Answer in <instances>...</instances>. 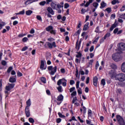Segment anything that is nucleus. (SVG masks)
<instances>
[{"mask_svg": "<svg viewBox=\"0 0 125 125\" xmlns=\"http://www.w3.org/2000/svg\"><path fill=\"white\" fill-rule=\"evenodd\" d=\"M46 3V1H42L39 3L40 5H41V6H44V5H45V4Z\"/></svg>", "mask_w": 125, "mask_h": 125, "instance_id": "f704fd0d", "label": "nucleus"}, {"mask_svg": "<svg viewBox=\"0 0 125 125\" xmlns=\"http://www.w3.org/2000/svg\"><path fill=\"white\" fill-rule=\"evenodd\" d=\"M40 81H41L43 83H46V78L44 77H41L40 78Z\"/></svg>", "mask_w": 125, "mask_h": 125, "instance_id": "a878e982", "label": "nucleus"}, {"mask_svg": "<svg viewBox=\"0 0 125 125\" xmlns=\"http://www.w3.org/2000/svg\"><path fill=\"white\" fill-rule=\"evenodd\" d=\"M3 26H5V22L2 21L1 22V24L0 23V30L2 29V27H3Z\"/></svg>", "mask_w": 125, "mask_h": 125, "instance_id": "58836bf2", "label": "nucleus"}, {"mask_svg": "<svg viewBox=\"0 0 125 125\" xmlns=\"http://www.w3.org/2000/svg\"><path fill=\"white\" fill-rule=\"evenodd\" d=\"M118 25H119V22L116 20L114 24H113L111 25V27L109 28V31H110V32H112V31H113L114 29H115V28L118 27Z\"/></svg>", "mask_w": 125, "mask_h": 125, "instance_id": "9d476101", "label": "nucleus"}, {"mask_svg": "<svg viewBox=\"0 0 125 125\" xmlns=\"http://www.w3.org/2000/svg\"><path fill=\"white\" fill-rule=\"evenodd\" d=\"M47 46L50 48V49H52L53 47H57L56 43L55 42H53L52 43L49 42H47Z\"/></svg>", "mask_w": 125, "mask_h": 125, "instance_id": "6e6552de", "label": "nucleus"}, {"mask_svg": "<svg viewBox=\"0 0 125 125\" xmlns=\"http://www.w3.org/2000/svg\"><path fill=\"white\" fill-rule=\"evenodd\" d=\"M125 5H124L120 9V11H121V12H123V11H125Z\"/></svg>", "mask_w": 125, "mask_h": 125, "instance_id": "de8ad7c7", "label": "nucleus"}, {"mask_svg": "<svg viewBox=\"0 0 125 125\" xmlns=\"http://www.w3.org/2000/svg\"><path fill=\"white\" fill-rule=\"evenodd\" d=\"M64 99V96L62 94H60L57 98V101H61L60 103L59 102H57V105H60L61 103H62V101Z\"/></svg>", "mask_w": 125, "mask_h": 125, "instance_id": "1a4fd4ad", "label": "nucleus"}, {"mask_svg": "<svg viewBox=\"0 0 125 125\" xmlns=\"http://www.w3.org/2000/svg\"><path fill=\"white\" fill-rule=\"evenodd\" d=\"M69 83L70 85H73V84H75V81L73 80H70Z\"/></svg>", "mask_w": 125, "mask_h": 125, "instance_id": "680f3d73", "label": "nucleus"}, {"mask_svg": "<svg viewBox=\"0 0 125 125\" xmlns=\"http://www.w3.org/2000/svg\"><path fill=\"white\" fill-rule=\"evenodd\" d=\"M85 12H86V10L83 8L81 10V14H84L85 13Z\"/></svg>", "mask_w": 125, "mask_h": 125, "instance_id": "0e129e2a", "label": "nucleus"}, {"mask_svg": "<svg viewBox=\"0 0 125 125\" xmlns=\"http://www.w3.org/2000/svg\"><path fill=\"white\" fill-rule=\"evenodd\" d=\"M111 36V33L107 32L104 36V37L106 39H107V38H109L110 36Z\"/></svg>", "mask_w": 125, "mask_h": 125, "instance_id": "ea45409f", "label": "nucleus"}, {"mask_svg": "<svg viewBox=\"0 0 125 125\" xmlns=\"http://www.w3.org/2000/svg\"><path fill=\"white\" fill-rule=\"evenodd\" d=\"M81 43H82V41H80L79 42V39L77 40V42H76V45H75V48L76 49H77L78 51L80 50Z\"/></svg>", "mask_w": 125, "mask_h": 125, "instance_id": "dca6fc26", "label": "nucleus"}, {"mask_svg": "<svg viewBox=\"0 0 125 125\" xmlns=\"http://www.w3.org/2000/svg\"><path fill=\"white\" fill-rule=\"evenodd\" d=\"M75 89H76V88L75 87H72L70 88L69 92L70 93L73 92V91H74V90H75Z\"/></svg>", "mask_w": 125, "mask_h": 125, "instance_id": "69168bd1", "label": "nucleus"}, {"mask_svg": "<svg viewBox=\"0 0 125 125\" xmlns=\"http://www.w3.org/2000/svg\"><path fill=\"white\" fill-rule=\"evenodd\" d=\"M118 85H120V86H122V87H125V83L121 82H119L118 83Z\"/></svg>", "mask_w": 125, "mask_h": 125, "instance_id": "c85d7f7f", "label": "nucleus"}, {"mask_svg": "<svg viewBox=\"0 0 125 125\" xmlns=\"http://www.w3.org/2000/svg\"><path fill=\"white\" fill-rule=\"evenodd\" d=\"M71 95L72 97H74V96H76L77 95V91H73L71 94Z\"/></svg>", "mask_w": 125, "mask_h": 125, "instance_id": "8fccbe9b", "label": "nucleus"}, {"mask_svg": "<svg viewBox=\"0 0 125 125\" xmlns=\"http://www.w3.org/2000/svg\"><path fill=\"white\" fill-rule=\"evenodd\" d=\"M120 18L125 20V13L120 15Z\"/></svg>", "mask_w": 125, "mask_h": 125, "instance_id": "c03bdc74", "label": "nucleus"}, {"mask_svg": "<svg viewBox=\"0 0 125 125\" xmlns=\"http://www.w3.org/2000/svg\"><path fill=\"white\" fill-rule=\"evenodd\" d=\"M116 81H119V82H125V74L124 73L118 74L116 76Z\"/></svg>", "mask_w": 125, "mask_h": 125, "instance_id": "7ed1b4c3", "label": "nucleus"}, {"mask_svg": "<svg viewBox=\"0 0 125 125\" xmlns=\"http://www.w3.org/2000/svg\"><path fill=\"white\" fill-rule=\"evenodd\" d=\"M1 64L2 65V66H6V65L7 64V62L6 61L3 60L1 61Z\"/></svg>", "mask_w": 125, "mask_h": 125, "instance_id": "79ce46f5", "label": "nucleus"}, {"mask_svg": "<svg viewBox=\"0 0 125 125\" xmlns=\"http://www.w3.org/2000/svg\"><path fill=\"white\" fill-rule=\"evenodd\" d=\"M36 18L39 21H42V17H41V16H39V15L37 16Z\"/></svg>", "mask_w": 125, "mask_h": 125, "instance_id": "4d7b16f0", "label": "nucleus"}, {"mask_svg": "<svg viewBox=\"0 0 125 125\" xmlns=\"http://www.w3.org/2000/svg\"><path fill=\"white\" fill-rule=\"evenodd\" d=\"M41 70H46V66L44 67V61H41V65H40Z\"/></svg>", "mask_w": 125, "mask_h": 125, "instance_id": "f3484780", "label": "nucleus"}, {"mask_svg": "<svg viewBox=\"0 0 125 125\" xmlns=\"http://www.w3.org/2000/svg\"><path fill=\"white\" fill-rule=\"evenodd\" d=\"M98 67H99V62H98V61H97L96 62V64H95L96 70H97V69H98Z\"/></svg>", "mask_w": 125, "mask_h": 125, "instance_id": "5fc2aeb1", "label": "nucleus"}, {"mask_svg": "<svg viewBox=\"0 0 125 125\" xmlns=\"http://www.w3.org/2000/svg\"><path fill=\"white\" fill-rule=\"evenodd\" d=\"M121 70L125 73V62H124L121 65Z\"/></svg>", "mask_w": 125, "mask_h": 125, "instance_id": "393cba45", "label": "nucleus"}, {"mask_svg": "<svg viewBox=\"0 0 125 125\" xmlns=\"http://www.w3.org/2000/svg\"><path fill=\"white\" fill-rule=\"evenodd\" d=\"M112 59L116 62H118V61L120 60V57H119V55L117 54H113L112 55Z\"/></svg>", "mask_w": 125, "mask_h": 125, "instance_id": "4468645a", "label": "nucleus"}, {"mask_svg": "<svg viewBox=\"0 0 125 125\" xmlns=\"http://www.w3.org/2000/svg\"><path fill=\"white\" fill-rule=\"evenodd\" d=\"M62 84V86L67 85V80L64 78L60 79L57 82V85H61Z\"/></svg>", "mask_w": 125, "mask_h": 125, "instance_id": "20e7f679", "label": "nucleus"}, {"mask_svg": "<svg viewBox=\"0 0 125 125\" xmlns=\"http://www.w3.org/2000/svg\"><path fill=\"white\" fill-rule=\"evenodd\" d=\"M28 121L31 124H34V123H35V120H34L33 118H29Z\"/></svg>", "mask_w": 125, "mask_h": 125, "instance_id": "c9c22d12", "label": "nucleus"}, {"mask_svg": "<svg viewBox=\"0 0 125 125\" xmlns=\"http://www.w3.org/2000/svg\"><path fill=\"white\" fill-rule=\"evenodd\" d=\"M116 93L117 94H122L123 93V91H122V89L118 88L117 89Z\"/></svg>", "mask_w": 125, "mask_h": 125, "instance_id": "72a5a7b5", "label": "nucleus"}, {"mask_svg": "<svg viewBox=\"0 0 125 125\" xmlns=\"http://www.w3.org/2000/svg\"><path fill=\"white\" fill-rule=\"evenodd\" d=\"M99 36H98L97 38L95 37V40L93 42V43H95V42H98V40H99Z\"/></svg>", "mask_w": 125, "mask_h": 125, "instance_id": "864d4df0", "label": "nucleus"}, {"mask_svg": "<svg viewBox=\"0 0 125 125\" xmlns=\"http://www.w3.org/2000/svg\"><path fill=\"white\" fill-rule=\"evenodd\" d=\"M0 90H2V79L0 80Z\"/></svg>", "mask_w": 125, "mask_h": 125, "instance_id": "49530a36", "label": "nucleus"}, {"mask_svg": "<svg viewBox=\"0 0 125 125\" xmlns=\"http://www.w3.org/2000/svg\"><path fill=\"white\" fill-rule=\"evenodd\" d=\"M57 88L59 92H62V86H60L58 87Z\"/></svg>", "mask_w": 125, "mask_h": 125, "instance_id": "6e6d98bb", "label": "nucleus"}, {"mask_svg": "<svg viewBox=\"0 0 125 125\" xmlns=\"http://www.w3.org/2000/svg\"><path fill=\"white\" fill-rule=\"evenodd\" d=\"M77 92L78 94H83V91L82 90V88H79V89H78L77 90Z\"/></svg>", "mask_w": 125, "mask_h": 125, "instance_id": "09e8293b", "label": "nucleus"}, {"mask_svg": "<svg viewBox=\"0 0 125 125\" xmlns=\"http://www.w3.org/2000/svg\"><path fill=\"white\" fill-rule=\"evenodd\" d=\"M51 6L53 9H56V10H58L59 8H62L63 9V5H60L59 3L58 4H55V3L52 2L51 3Z\"/></svg>", "mask_w": 125, "mask_h": 125, "instance_id": "39448f33", "label": "nucleus"}, {"mask_svg": "<svg viewBox=\"0 0 125 125\" xmlns=\"http://www.w3.org/2000/svg\"><path fill=\"white\" fill-rule=\"evenodd\" d=\"M58 115L60 118H66V116H65L64 115H62L61 112H58Z\"/></svg>", "mask_w": 125, "mask_h": 125, "instance_id": "e433bc0d", "label": "nucleus"}, {"mask_svg": "<svg viewBox=\"0 0 125 125\" xmlns=\"http://www.w3.org/2000/svg\"><path fill=\"white\" fill-rule=\"evenodd\" d=\"M119 31V28H115L113 31V34H117L118 32Z\"/></svg>", "mask_w": 125, "mask_h": 125, "instance_id": "338daca9", "label": "nucleus"}, {"mask_svg": "<svg viewBox=\"0 0 125 125\" xmlns=\"http://www.w3.org/2000/svg\"><path fill=\"white\" fill-rule=\"evenodd\" d=\"M50 34H51L52 35H56V30H54L53 29L52 30H51L50 32Z\"/></svg>", "mask_w": 125, "mask_h": 125, "instance_id": "4c0bfd02", "label": "nucleus"}, {"mask_svg": "<svg viewBox=\"0 0 125 125\" xmlns=\"http://www.w3.org/2000/svg\"><path fill=\"white\" fill-rule=\"evenodd\" d=\"M25 14V10L23 9L19 13H16V15H24Z\"/></svg>", "mask_w": 125, "mask_h": 125, "instance_id": "b1692460", "label": "nucleus"}, {"mask_svg": "<svg viewBox=\"0 0 125 125\" xmlns=\"http://www.w3.org/2000/svg\"><path fill=\"white\" fill-rule=\"evenodd\" d=\"M99 26H97L95 30V32L99 33Z\"/></svg>", "mask_w": 125, "mask_h": 125, "instance_id": "774afa93", "label": "nucleus"}, {"mask_svg": "<svg viewBox=\"0 0 125 125\" xmlns=\"http://www.w3.org/2000/svg\"><path fill=\"white\" fill-rule=\"evenodd\" d=\"M106 6H107V3H105L104 1H102L100 8H101V9H103V8L106 7Z\"/></svg>", "mask_w": 125, "mask_h": 125, "instance_id": "412c9836", "label": "nucleus"}, {"mask_svg": "<svg viewBox=\"0 0 125 125\" xmlns=\"http://www.w3.org/2000/svg\"><path fill=\"white\" fill-rule=\"evenodd\" d=\"M105 10L107 11V13H111V12H112V10L110 7L107 8Z\"/></svg>", "mask_w": 125, "mask_h": 125, "instance_id": "37998d69", "label": "nucleus"}, {"mask_svg": "<svg viewBox=\"0 0 125 125\" xmlns=\"http://www.w3.org/2000/svg\"><path fill=\"white\" fill-rule=\"evenodd\" d=\"M77 55H76V57L77 58H81V57H82V53H81V52H77Z\"/></svg>", "mask_w": 125, "mask_h": 125, "instance_id": "c756f323", "label": "nucleus"}, {"mask_svg": "<svg viewBox=\"0 0 125 125\" xmlns=\"http://www.w3.org/2000/svg\"><path fill=\"white\" fill-rule=\"evenodd\" d=\"M118 50L121 51L122 50L123 51H125V43H119V47H118Z\"/></svg>", "mask_w": 125, "mask_h": 125, "instance_id": "ddd939ff", "label": "nucleus"}, {"mask_svg": "<svg viewBox=\"0 0 125 125\" xmlns=\"http://www.w3.org/2000/svg\"><path fill=\"white\" fill-rule=\"evenodd\" d=\"M25 114L26 118H29L31 116V111H30V107L25 108Z\"/></svg>", "mask_w": 125, "mask_h": 125, "instance_id": "9b49d317", "label": "nucleus"}, {"mask_svg": "<svg viewBox=\"0 0 125 125\" xmlns=\"http://www.w3.org/2000/svg\"><path fill=\"white\" fill-rule=\"evenodd\" d=\"M105 40H106V38L104 37L102 38L100 40V43H102L103 42H104V41H105Z\"/></svg>", "mask_w": 125, "mask_h": 125, "instance_id": "603ef678", "label": "nucleus"}, {"mask_svg": "<svg viewBox=\"0 0 125 125\" xmlns=\"http://www.w3.org/2000/svg\"><path fill=\"white\" fill-rule=\"evenodd\" d=\"M89 29V26H86L85 25H84L83 28V31H87Z\"/></svg>", "mask_w": 125, "mask_h": 125, "instance_id": "13d9d810", "label": "nucleus"}, {"mask_svg": "<svg viewBox=\"0 0 125 125\" xmlns=\"http://www.w3.org/2000/svg\"><path fill=\"white\" fill-rule=\"evenodd\" d=\"M28 38L27 37H24L22 39V42H28Z\"/></svg>", "mask_w": 125, "mask_h": 125, "instance_id": "a19ab883", "label": "nucleus"}, {"mask_svg": "<svg viewBox=\"0 0 125 125\" xmlns=\"http://www.w3.org/2000/svg\"><path fill=\"white\" fill-rule=\"evenodd\" d=\"M88 117H92V111L91 109L88 110Z\"/></svg>", "mask_w": 125, "mask_h": 125, "instance_id": "2f4dec72", "label": "nucleus"}, {"mask_svg": "<svg viewBox=\"0 0 125 125\" xmlns=\"http://www.w3.org/2000/svg\"><path fill=\"white\" fill-rule=\"evenodd\" d=\"M14 86H15V83H8V85L5 86V90H8L9 91H11V90L14 88Z\"/></svg>", "mask_w": 125, "mask_h": 125, "instance_id": "0eeeda50", "label": "nucleus"}, {"mask_svg": "<svg viewBox=\"0 0 125 125\" xmlns=\"http://www.w3.org/2000/svg\"><path fill=\"white\" fill-rule=\"evenodd\" d=\"M92 5L95 8H97L98 7V5H99V4H98L97 2H95L92 3Z\"/></svg>", "mask_w": 125, "mask_h": 125, "instance_id": "7c9ffc66", "label": "nucleus"}, {"mask_svg": "<svg viewBox=\"0 0 125 125\" xmlns=\"http://www.w3.org/2000/svg\"><path fill=\"white\" fill-rule=\"evenodd\" d=\"M47 69L48 71H51V72H49V74H50L51 76H53L57 71V66H55L53 67L52 66H48Z\"/></svg>", "mask_w": 125, "mask_h": 125, "instance_id": "f03ea898", "label": "nucleus"}, {"mask_svg": "<svg viewBox=\"0 0 125 125\" xmlns=\"http://www.w3.org/2000/svg\"><path fill=\"white\" fill-rule=\"evenodd\" d=\"M32 13H33V11L31 10H28L27 11H26L25 12L26 15H27L28 16H29L30 15H31Z\"/></svg>", "mask_w": 125, "mask_h": 125, "instance_id": "bb28decb", "label": "nucleus"}, {"mask_svg": "<svg viewBox=\"0 0 125 125\" xmlns=\"http://www.w3.org/2000/svg\"><path fill=\"white\" fill-rule=\"evenodd\" d=\"M45 30L47 32H50L51 30H53V26H52V25H49L45 28Z\"/></svg>", "mask_w": 125, "mask_h": 125, "instance_id": "5701e85b", "label": "nucleus"}, {"mask_svg": "<svg viewBox=\"0 0 125 125\" xmlns=\"http://www.w3.org/2000/svg\"><path fill=\"white\" fill-rule=\"evenodd\" d=\"M17 79L14 77H10L9 79V83H16Z\"/></svg>", "mask_w": 125, "mask_h": 125, "instance_id": "aec40b11", "label": "nucleus"}, {"mask_svg": "<svg viewBox=\"0 0 125 125\" xmlns=\"http://www.w3.org/2000/svg\"><path fill=\"white\" fill-rule=\"evenodd\" d=\"M12 69H13V67H12V66H10L8 68V69L7 70V72L8 73H10V72H11V71H12Z\"/></svg>", "mask_w": 125, "mask_h": 125, "instance_id": "a18cd8bd", "label": "nucleus"}, {"mask_svg": "<svg viewBox=\"0 0 125 125\" xmlns=\"http://www.w3.org/2000/svg\"><path fill=\"white\" fill-rule=\"evenodd\" d=\"M111 67L113 70H117V69L118 68V66L115 63H112L111 65Z\"/></svg>", "mask_w": 125, "mask_h": 125, "instance_id": "cd10ccee", "label": "nucleus"}, {"mask_svg": "<svg viewBox=\"0 0 125 125\" xmlns=\"http://www.w3.org/2000/svg\"><path fill=\"white\" fill-rule=\"evenodd\" d=\"M116 119H113L114 122H117L119 125H125V120L124 119V118L123 117H121L120 115H117L116 116Z\"/></svg>", "mask_w": 125, "mask_h": 125, "instance_id": "f257e3e1", "label": "nucleus"}, {"mask_svg": "<svg viewBox=\"0 0 125 125\" xmlns=\"http://www.w3.org/2000/svg\"><path fill=\"white\" fill-rule=\"evenodd\" d=\"M26 36V34H21L18 35L19 38H23V37H25Z\"/></svg>", "mask_w": 125, "mask_h": 125, "instance_id": "e2e57ef3", "label": "nucleus"}, {"mask_svg": "<svg viewBox=\"0 0 125 125\" xmlns=\"http://www.w3.org/2000/svg\"><path fill=\"white\" fill-rule=\"evenodd\" d=\"M31 105H32V104L31 103V99H29L27 101H26V106L25 107L30 108Z\"/></svg>", "mask_w": 125, "mask_h": 125, "instance_id": "4be33fe9", "label": "nucleus"}, {"mask_svg": "<svg viewBox=\"0 0 125 125\" xmlns=\"http://www.w3.org/2000/svg\"><path fill=\"white\" fill-rule=\"evenodd\" d=\"M69 7H70V5L69 4V3H65L64 4V8H65V9H67V8H69Z\"/></svg>", "mask_w": 125, "mask_h": 125, "instance_id": "3c124183", "label": "nucleus"}, {"mask_svg": "<svg viewBox=\"0 0 125 125\" xmlns=\"http://www.w3.org/2000/svg\"><path fill=\"white\" fill-rule=\"evenodd\" d=\"M98 83V78L97 77V76L94 77L93 79V85H94V86H96V87H97Z\"/></svg>", "mask_w": 125, "mask_h": 125, "instance_id": "2eb2a0df", "label": "nucleus"}, {"mask_svg": "<svg viewBox=\"0 0 125 125\" xmlns=\"http://www.w3.org/2000/svg\"><path fill=\"white\" fill-rule=\"evenodd\" d=\"M101 84L104 86L106 84V82L105 81L104 79H103L101 81Z\"/></svg>", "mask_w": 125, "mask_h": 125, "instance_id": "473e14b6", "label": "nucleus"}, {"mask_svg": "<svg viewBox=\"0 0 125 125\" xmlns=\"http://www.w3.org/2000/svg\"><path fill=\"white\" fill-rule=\"evenodd\" d=\"M35 1H39V0H27L24 2V4L28 5V4L33 3V2H35Z\"/></svg>", "mask_w": 125, "mask_h": 125, "instance_id": "a211bd4d", "label": "nucleus"}, {"mask_svg": "<svg viewBox=\"0 0 125 125\" xmlns=\"http://www.w3.org/2000/svg\"><path fill=\"white\" fill-rule=\"evenodd\" d=\"M47 10L49 13L51 14V15H54V11H53L51 7H48L47 9Z\"/></svg>", "mask_w": 125, "mask_h": 125, "instance_id": "6ab92c4d", "label": "nucleus"}, {"mask_svg": "<svg viewBox=\"0 0 125 125\" xmlns=\"http://www.w3.org/2000/svg\"><path fill=\"white\" fill-rule=\"evenodd\" d=\"M61 121H62L61 118H57L56 119V123H57V124H60V123H61Z\"/></svg>", "mask_w": 125, "mask_h": 125, "instance_id": "052dcab7", "label": "nucleus"}, {"mask_svg": "<svg viewBox=\"0 0 125 125\" xmlns=\"http://www.w3.org/2000/svg\"><path fill=\"white\" fill-rule=\"evenodd\" d=\"M108 75L111 79H115L116 80L117 79L116 77L118 75V74L116 72V70H111L109 71Z\"/></svg>", "mask_w": 125, "mask_h": 125, "instance_id": "423d86ee", "label": "nucleus"}, {"mask_svg": "<svg viewBox=\"0 0 125 125\" xmlns=\"http://www.w3.org/2000/svg\"><path fill=\"white\" fill-rule=\"evenodd\" d=\"M23 76V74L21 73L20 71H18L17 72V76L18 77H22Z\"/></svg>", "mask_w": 125, "mask_h": 125, "instance_id": "bf43d9fd", "label": "nucleus"}, {"mask_svg": "<svg viewBox=\"0 0 125 125\" xmlns=\"http://www.w3.org/2000/svg\"><path fill=\"white\" fill-rule=\"evenodd\" d=\"M93 2V0H88V1L86 2L85 4H84V3H83L80 4V6H84L85 7H88V6H89V5L91 3H92Z\"/></svg>", "mask_w": 125, "mask_h": 125, "instance_id": "f8f14e48", "label": "nucleus"}]
</instances>
